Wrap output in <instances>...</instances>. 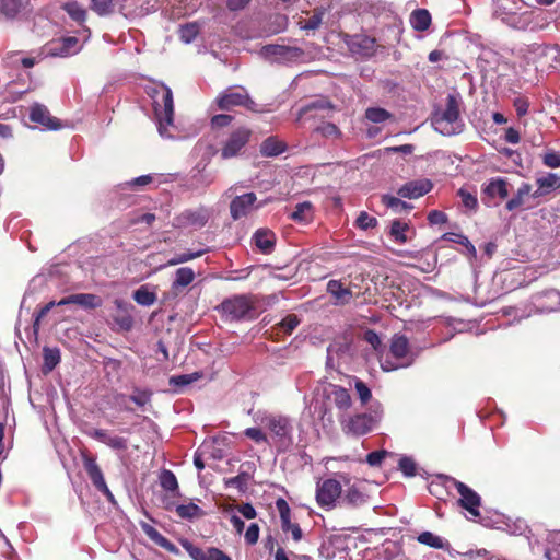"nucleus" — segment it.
Here are the masks:
<instances>
[{"mask_svg":"<svg viewBox=\"0 0 560 560\" xmlns=\"http://www.w3.org/2000/svg\"><path fill=\"white\" fill-rule=\"evenodd\" d=\"M142 89L151 101L153 116L161 137L175 138L174 131V102L173 93L168 86L159 81L142 79Z\"/></svg>","mask_w":560,"mask_h":560,"instance_id":"obj_1","label":"nucleus"},{"mask_svg":"<svg viewBox=\"0 0 560 560\" xmlns=\"http://www.w3.org/2000/svg\"><path fill=\"white\" fill-rule=\"evenodd\" d=\"M254 420L269 431L270 438L279 451H285L293 444V423L289 417L257 411Z\"/></svg>","mask_w":560,"mask_h":560,"instance_id":"obj_2","label":"nucleus"},{"mask_svg":"<svg viewBox=\"0 0 560 560\" xmlns=\"http://www.w3.org/2000/svg\"><path fill=\"white\" fill-rule=\"evenodd\" d=\"M433 128L443 136H453L463 130V122L459 114V101L455 95L450 94L446 98V107L434 114L432 118Z\"/></svg>","mask_w":560,"mask_h":560,"instance_id":"obj_3","label":"nucleus"},{"mask_svg":"<svg viewBox=\"0 0 560 560\" xmlns=\"http://www.w3.org/2000/svg\"><path fill=\"white\" fill-rule=\"evenodd\" d=\"M390 353L395 359L401 360V362L395 364L390 361H385L382 363V369L384 371H394L399 368H407L415 361V355L409 349L408 338L404 335L396 334L393 336L390 341Z\"/></svg>","mask_w":560,"mask_h":560,"instance_id":"obj_4","label":"nucleus"},{"mask_svg":"<svg viewBox=\"0 0 560 560\" xmlns=\"http://www.w3.org/2000/svg\"><path fill=\"white\" fill-rule=\"evenodd\" d=\"M214 102L218 109L221 110H230L235 106H244L249 110H257V104L249 97L244 88H229L222 92Z\"/></svg>","mask_w":560,"mask_h":560,"instance_id":"obj_5","label":"nucleus"},{"mask_svg":"<svg viewBox=\"0 0 560 560\" xmlns=\"http://www.w3.org/2000/svg\"><path fill=\"white\" fill-rule=\"evenodd\" d=\"M221 310L232 320L246 319L254 310V301L247 295H235L224 300Z\"/></svg>","mask_w":560,"mask_h":560,"instance_id":"obj_6","label":"nucleus"},{"mask_svg":"<svg viewBox=\"0 0 560 560\" xmlns=\"http://www.w3.org/2000/svg\"><path fill=\"white\" fill-rule=\"evenodd\" d=\"M260 55L271 62L288 63L301 60L304 51L293 46L266 45L261 48Z\"/></svg>","mask_w":560,"mask_h":560,"instance_id":"obj_7","label":"nucleus"},{"mask_svg":"<svg viewBox=\"0 0 560 560\" xmlns=\"http://www.w3.org/2000/svg\"><path fill=\"white\" fill-rule=\"evenodd\" d=\"M447 483L454 486L460 498H459V504L462 508H464L472 518H476L480 515L479 506L481 504L480 495L474 491L471 488H469L467 485H465L462 481H458L454 478L448 477Z\"/></svg>","mask_w":560,"mask_h":560,"instance_id":"obj_8","label":"nucleus"},{"mask_svg":"<svg viewBox=\"0 0 560 560\" xmlns=\"http://www.w3.org/2000/svg\"><path fill=\"white\" fill-rule=\"evenodd\" d=\"M250 136L252 131L246 127L235 129L223 143L221 158L228 160L240 155L248 143Z\"/></svg>","mask_w":560,"mask_h":560,"instance_id":"obj_9","label":"nucleus"},{"mask_svg":"<svg viewBox=\"0 0 560 560\" xmlns=\"http://www.w3.org/2000/svg\"><path fill=\"white\" fill-rule=\"evenodd\" d=\"M341 495V485L336 479H325L317 482L316 501L318 505L326 510H331L336 505L337 499Z\"/></svg>","mask_w":560,"mask_h":560,"instance_id":"obj_10","label":"nucleus"},{"mask_svg":"<svg viewBox=\"0 0 560 560\" xmlns=\"http://www.w3.org/2000/svg\"><path fill=\"white\" fill-rule=\"evenodd\" d=\"M30 119L45 130H59L62 128L60 120L52 117L48 108L39 103H34L30 107Z\"/></svg>","mask_w":560,"mask_h":560,"instance_id":"obj_11","label":"nucleus"},{"mask_svg":"<svg viewBox=\"0 0 560 560\" xmlns=\"http://www.w3.org/2000/svg\"><path fill=\"white\" fill-rule=\"evenodd\" d=\"M343 431L347 434L363 435L369 433L374 425V419L368 413H358L342 421Z\"/></svg>","mask_w":560,"mask_h":560,"instance_id":"obj_12","label":"nucleus"},{"mask_svg":"<svg viewBox=\"0 0 560 560\" xmlns=\"http://www.w3.org/2000/svg\"><path fill=\"white\" fill-rule=\"evenodd\" d=\"M210 218V211L206 208L186 210L176 218L178 228H202Z\"/></svg>","mask_w":560,"mask_h":560,"instance_id":"obj_13","label":"nucleus"},{"mask_svg":"<svg viewBox=\"0 0 560 560\" xmlns=\"http://www.w3.org/2000/svg\"><path fill=\"white\" fill-rule=\"evenodd\" d=\"M84 468L94 485V487L101 491L109 501H114V495L107 487L103 472L95 459L92 457H84Z\"/></svg>","mask_w":560,"mask_h":560,"instance_id":"obj_14","label":"nucleus"},{"mask_svg":"<svg viewBox=\"0 0 560 560\" xmlns=\"http://www.w3.org/2000/svg\"><path fill=\"white\" fill-rule=\"evenodd\" d=\"M432 188L433 184L430 179L420 178L404 184L397 194L402 198L417 199L428 194Z\"/></svg>","mask_w":560,"mask_h":560,"instance_id":"obj_15","label":"nucleus"},{"mask_svg":"<svg viewBox=\"0 0 560 560\" xmlns=\"http://www.w3.org/2000/svg\"><path fill=\"white\" fill-rule=\"evenodd\" d=\"M82 46L74 36L62 37L51 43L48 55L52 57H69L81 50Z\"/></svg>","mask_w":560,"mask_h":560,"instance_id":"obj_16","label":"nucleus"},{"mask_svg":"<svg viewBox=\"0 0 560 560\" xmlns=\"http://www.w3.org/2000/svg\"><path fill=\"white\" fill-rule=\"evenodd\" d=\"M75 304L83 310H95L102 306V299L92 293H75L65 296L57 302L58 306Z\"/></svg>","mask_w":560,"mask_h":560,"instance_id":"obj_17","label":"nucleus"},{"mask_svg":"<svg viewBox=\"0 0 560 560\" xmlns=\"http://www.w3.org/2000/svg\"><path fill=\"white\" fill-rule=\"evenodd\" d=\"M140 189V176L135 177L130 182H126L124 184L118 185L117 195L118 206L121 208H126L130 205H135L138 200V195L136 194Z\"/></svg>","mask_w":560,"mask_h":560,"instance_id":"obj_18","label":"nucleus"},{"mask_svg":"<svg viewBox=\"0 0 560 560\" xmlns=\"http://www.w3.org/2000/svg\"><path fill=\"white\" fill-rule=\"evenodd\" d=\"M276 506L280 514L282 530L285 533L290 532L295 541L301 540L302 530L298 524L291 522L290 506L287 503V501L283 499H278L276 502Z\"/></svg>","mask_w":560,"mask_h":560,"instance_id":"obj_19","label":"nucleus"},{"mask_svg":"<svg viewBox=\"0 0 560 560\" xmlns=\"http://www.w3.org/2000/svg\"><path fill=\"white\" fill-rule=\"evenodd\" d=\"M255 201L256 196L254 192H247L242 196L235 197L230 205L232 218L234 220H238L242 217L247 215L253 209Z\"/></svg>","mask_w":560,"mask_h":560,"instance_id":"obj_20","label":"nucleus"},{"mask_svg":"<svg viewBox=\"0 0 560 560\" xmlns=\"http://www.w3.org/2000/svg\"><path fill=\"white\" fill-rule=\"evenodd\" d=\"M538 188L532 194L534 198L541 197L560 187V176L555 173H548L536 179Z\"/></svg>","mask_w":560,"mask_h":560,"instance_id":"obj_21","label":"nucleus"},{"mask_svg":"<svg viewBox=\"0 0 560 560\" xmlns=\"http://www.w3.org/2000/svg\"><path fill=\"white\" fill-rule=\"evenodd\" d=\"M509 183L506 179L497 177L490 179L483 187V192L490 198L505 199L509 196Z\"/></svg>","mask_w":560,"mask_h":560,"instance_id":"obj_22","label":"nucleus"},{"mask_svg":"<svg viewBox=\"0 0 560 560\" xmlns=\"http://www.w3.org/2000/svg\"><path fill=\"white\" fill-rule=\"evenodd\" d=\"M253 240L264 254H269L273 250L276 236L271 231L265 229L257 230Z\"/></svg>","mask_w":560,"mask_h":560,"instance_id":"obj_23","label":"nucleus"},{"mask_svg":"<svg viewBox=\"0 0 560 560\" xmlns=\"http://www.w3.org/2000/svg\"><path fill=\"white\" fill-rule=\"evenodd\" d=\"M142 530L148 535V537L158 546L162 547L163 549L172 552V553H179L178 548L171 542L168 539H166L161 533H159L154 527L142 524Z\"/></svg>","mask_w":560,"mask_h":560,"instance_id":"obj_24","label":"nucleus"},{"mask_svg":"<svg viewBox=\"0 0 560 560\" xmlns=\"http://www.w3.org/2000/svg\"><path fill=\"white\" fill-rule=\"evenodd\" d=\"M375 40L364 35L354 36L350 43V48L353 54L361 56H370L374 51Z\"/></svg>","mask_w":560,"mask_h":560,"instance_id":"obj_25","label":"nucleus"},{"mask_svg":"<svg viewBox=\"0 0 560 560\" xmlns=\"http://www.w3.org/2000/svg\"><path fill=\"white\" fill-rule=\"evenodd\" d=\"M532 194V186L528 183H522L516 194L506 202V210L514 211L521 208Z\"/></svg>","mask_w":560,"mask_h":560,"instance_id":"obj_26","label":"nucleus"},{"mask_svg":"<svg viewBox=\"0 0 560 560\" xmlns=\"http://www.w3.org/2000/svg\"><path fill=\"white\" fill-rule=\"evenodd\" d=\"M27 4V0H1L0 12L8 19L16 18Z\"/></svg>","mask_w":560,"mask_h":560,"instance_id":"obj_27","label":"nucleus"},{"mask_svg":"<svg viewBox=\"0 0 560 560\" xmlns=\"http://www.w3.org/2000/svg\"><path fill=\"white\" fill-rule=\"evenodd\" d=\"M159 482L163 490L170 492L173 497L179 494L177 478L173 471L163 469L159 475Z\"/></svg>","mask_w":560,"mask_h":560,"instance_id":"obj_28","label":"nucleus"},{"mask_svg":"<svg viewBox=\"0 0 560 560\" xmlns=\"http://www.w3.org/2000/svg\"><path fill=\"white\" fill-rule=\"evenodd\" d=\"M410 24L416 31H427L431 25V14L425 9H417L410 15Z\"/></svg>","mask_w":560,"mask_h":560,"instance_id":"obj_29","label":"nucleus"},{"mask_svg":"<svg viewBox=\"0 0 560 560\" xmlns=\"http://www.w3.org/2000/svg\"><path fill=\"white\" fill-rule=\"evenodd\" d=\"M327 291L341 304L348 303L352 298V292L338 280H330L327 284Z\"/></svg>","mask_w":560,"mask_h":560,"instance_id":"obj_30","label":"nucleus"},{"mask_svg":"<svg viewBox=\"0 0 560 560\" xmlns=\"http://www.w3.org/2000/svg\"><path fill=\"white\" fill-rule=\"evenodd\" d=\"M331 397L335 406L340 410H348L352 405L351 396L343 387L334 385L331 389Z\"/></svg>","mask_w":560,"mask_h":560,"instance_id":"obj_31","label":"nucleus"},{"mask_svg":"<svg viewBox=\"0 0 560 560\" xmlns=\"http://www.w3.org/2000/svg\"><path fill=\"white\" fill-rule=\"evenodd\" d=\"M285 145L282 141L269 137L260 145V153L264 156H277L284 152Z\"/></svg>","mask_w":560,"mask_h":560,"instance_id":"obj_32","label":"nucleus"},{"mask_svg":"<svg viewBox=\"0 0 560 560\" xmlns=\"http://www.w3.org/2000/svg\"><path fill=\"white\" fill-rule=\"evenodd\" d=\"M313 218V206L308 201L298 203L291 213V219L300 223H308Z\"/></svg>","mask_w":560,"mask_h":560,"instance_id":"obj_33","label":"nucleus"},{"mask_svg":"<svg viewBox=\"0 0 560 560\" xmlns=\"http://www.w3.org/2000/svg\"><path fill=\"white\" fill-rule=\"evenodd\" d=\"M417 539L420 544L435 549H447L450 546L445 539L431 532L421 533Z\"/></svg>","mask_w":560,"mask_h":560,"instance_id":"obj_34","label":"nucleus"},{"mask_svg":"<svg viewBox=\"0 0 560 560\" xmlns=\"http://www.w3.org/2000/svg\"><path fill=\"white\" fill-rule=\"evenodd\" d=\"M62 9L77 23L82 24L86 19L85 9L77 1H69L62 4Z\"/></svg>","mask_w":560,"mask_h":560,"instance_id":"obj_35","label":"nucleus"},{"mask_svg":"<svg viewBox=\"0 0 560 560\" xmlns=\"http://www.w3.org/2000/svg\"><path fill=\"white\" fill-rule=\"evenodd\" d=\"M195 279V272L189 267H182L176 270L173 288H185L190 284Z\"/></svg>","mask_w":560,"mask_h":560,"instance_id":"obj_36","label":"nucleus"},{"mask_svg":"<svg viewBox=\"0 0 560 560\" xmlns=\"http://www.w3.org/2000/svg\"><path fill=\"white\" fill-rule=\"evenodd\" d=\"M143 430H148L147 438L153 447L152 455H154L156 453L158 446L161 444V438L158 432L156 424L147 418H142V431Z\"/></svg>","mask_w":560,"mask_h":560,"instance_id":"obj_37","label":"nucleus"},{"mask_svg":"<svg viewBox=\"0 0 560 560\" xmlns=\"http://www.w3.org/2000/svg\"><path fill=\"white\" fill-rule=\"evenodd\" d=\"M115 305L118 311H121L124 313L122 315L115 316V322L119 325L121 329L128 330L132 326V318L127 313L128 304L120 299H116Z\"/></svg>","mask_w":560,"mask_h":560,"instance_id":"obj_38","label":"nucleus"},{"mask_svg":"<svg viewBox=\"0 0 560 560\" xmlns=\"http://www.w3.org/2000/svg\"><path fill=\"white\" fill-rule=\"evenodd\" d=\"M382 202L387 207L393 209L397 213H401L404 211H409L413 207L412 205L402 201L400 198L390 196V195H383L382 196Z\"/></svg>","mask_w":560,"mask_h":560,"instance_id":"obj_39","label":"nucleus"},{"mask_svg":"<svg viewBox=\"0 0 560 560\" xmlns=\"http://www.w3.org/2000/svg\"><path fill=\"white\" fill-rule=\"evenodd\" d=\"M409 230V225L399 220L392 222L389 234L395 242L404 244L408 241L406 232Z\"/></svg>","mask_w":560,"mask_h":560,"instance_id":"obj_40","label":"nucleus"},{"mask_svg":"<svg viewBox=\"0 0 560 560\" xmlns=\"http://www.w3.org/2000/svg\"><path fill=\"white\" fill-rule=\"evenodd\" d=\"M199 32H200V26L198 23H196V22L188 23V24L180 26L179 37L184 43L190 44L191 42H194L196 39Z\"/></svg>","mask_w":560,"mask_h":560,"instance_id":"obj_41","label":"nucleus"},{"mask_svg":"<svg viewBox=\"0 0 560 560\" xmlns=\"http://www.w3.org/2000/svg\"><path fill=\"white\" fill-rule=\"evenodd\" d=\"M176 513L182 518L191 520L202 514L201 509L195 503L179 504L176 506Z\"/></svg>","mask_w":560,"mask_h":560,"instance_id":"obj_42","label":"nucleus"},{"mask_svg":"<svg viewBox=\"0 0 560 560\" xmlns=\"http://www.w3.org/2000/svg\"><path fill=\"white\" fill-rule=\"evenodd\" d=\"M60 362V351L57 348H44V369L52 371Z\"/></svg>","mask_w":560,"mask_h":560,"instance_id":"obj_43","label":"nucleus"},{"mask_svg":"<svg viewBox=\"0 0 560 560\" xmlns=\"http://www.w3.org/2000/svg\"><path fill=\"white\" fill-rule=\"evenodd\" d=\"M365 117L372 122L381 124L389 119L392 114L381 107H370L365 110Z\"/></svg>","mask_w":560,"mask_h":560,"instance_id":"obj_44","label":"nucleus"},{"mask_svg":"<svg viewBox=\"0 0 560 560\" xmlns=\"http://www.w3.org/2000/svg\"><path fill=\"white\" fill-rule=\"evenodd\" d=\"M325 14V10L323 8H316L312 16L305 20L302 23V28L307 31H315L319 27L323 21V16Z\"/></svg>","mask_w":560,"mask_h":560,"instance_id":"obj_45","label":"nucleus"},{"mask_svg":"<svg viewBox=\"0 0 560 560\" xmlns=\"http://www.w3.org/2000/svg\"><path fill=\"white\" fill-rule=\"evenodd\" d=\"M443 238L448 242L458 243V244L465 246L471 256H476L475 246L471 244V242L465 235L457 234V233H445L443 235Z\"/></svg>","mask_w":560,"mask_h":560,"instance_id":"obj_46","label":"nucleus"},{"mask_svg":"<svg viewBox=\"0 0 560 560\" xmlns=\"http://www.w3.org/2000/svg\"><path fill=\"white\" fill-rule=\"evenodd\" d=\"M91 9L100 16H106L113 13L114 4L112 0H91Z\"/></svg>","mask_w":560,"mask_h":560,"instance_id":"obj_47","label":"nucleus"},{"mask_svg":"<svg viewBox=\"0 0 560 560\" xmlns=\"http://www.w3.org/2000/svg\"><path fill=\"white\" fill-rule=\"evenodd\" d=\"M343 502L351 506H359L365 502V498L355 487H351L347 490Z\"/></svg>","mask_w":560,"mask_h":560,"instance_id":"obj_48","label":"nucleus"},{"mask_svg":"<svg viewBox=\"0 0 560 560\" xmlns=\"http://www.w3.org/2000/svg\"><path fill=\"white\" fill-rule=\"evenodd\" d=\"M248 480L249 475L246 472H241L235 477L226 479L225 486L229 488H236L238 491L243 492L247 489Z\"/></svg>","mask_w":560,"mask_h":560,"instance_id":"obj_49","label":"nucleus"},{"mask_svg":"<svg viewBox=\"0 0 560 560\" xmlns=\"http://www.w3.org/2000/svg\"><path fill=\"white\" fill-rule=\"evenodd\" d=\"M377 225V219L365 211H361L355 220V226L361 230L373 229Z\"/></svg>","mask_w":560,"mask_h":560,"instance_id":"obj_50","label":"nucleus"},{"mask_svg":"<svg viewBox=\"0 0 560 560\" xmlns=\"http://www.w3.org/2000/svg\"><path fill=\"white\" fill-rule=\"evenodd\" d=\"M458 196L460 197L462 203L465 208L474 211L478 208V200L475 194L469 192L465 188H460L458 190Z\"/></svg>","mask_w":560,"mask_h":560,"instance_id":"obj_51","label":"nucleus"},{"mask_svg":"<svg viewBox=\"0 0 560 560\" xmlns=\"http://www.w3.org/2000/svg\"><path fill=\"white\" fill-rule=\"evenodd\" d=\"M299 324L300 319L298 318V316L291 314L280 322L279 327L281 331H283L287 335H290L298 327Z\"/></svg>","mask_w":560,"mask_h":560,"instance_id":"obj_52","label":"nucleus"},{"mask_svg":"<svg viewBox=\"0 0 560 560\" xmlns=\"http://www.w3.org/2000/svg\"><path fill=\"white\" fill-rule=\"evenodd\" d=\"M354 387H355L357 394L363 405H365L368 401H370V399L372 398V393H371V389L368 387V385L364 382L355 378Z\"/></svg>","mask_w":560,"mask_h":560,"instance_id":"obj_53","label":"nucleus"},{"mask_svg":"<svg viewBox=\"0 0 560 560\" xmlns=\"http://www.w3.org/2000/svg\"><path fill=\"white\" fill-rule=\"evenodd\" d=\"M202 254H203V250L177 254L173 258L170 259L168 265H178L182 262H186L188 260L200 257Z\"/></svg>","mask_w":560,"mask_h":560,"instance_id":"obj_54","label":"nucleus"},{"mask_svg":"<svg viewBox=\"0 0 560 560\" xmlns=\"http://www.w3.org/2000/svg\"><path fill=\"white\" fill-rule=\"evenodd\" d=\"M244 434L256 443H267L268 435L259 428H247Z\"/></svg>","mask_w":560,"mask_h":560,"instance_id":"obj_55","label":"nucleus"},{"mask_svg":"<svg viewBox=\"0 0 560 560\" xmlns=\"http://www.w3.org/2000/svg\"><path fill=\"white\" fill-rule=\"evenodd\" d=\"M182 546L185 548V550L189 553V556L194 560H203V558L206 556V550H202V549L196 547L188 540H183Z\"/></svg>","mask_w":560,"mask_h":560,"instance_id":"obj_56","label":"nucleus"},{"mask_svg":"<svg viewBox=\"0 0 560 560\" xmlns=\"http://www.w3.org/2000/svg\"><path fill=\"white\" fill-rule=\"evenodd\" d=\"M198 378H199V375L197 373L183 374V375L171 377L170 383L175 386H186L188 384H191L194 381H196Z\"/></svg>","mask_w":560,"mask_h":560,"instance_id":"obj_57","label":"nucleus"},{"mask_svg":"<svg viewBox=\"0 0 560 560\" xmlns=\"http://www.w3.org/2000/svg\"><path fill=\"white\" fill-rule=\"evenodd\" d=\"M399 468L405 476L411 477L416 475V463L410 457L399 459Z\"/></svg>","mask_w":560,"mask_h":560,"instance_id":"obj_58","label":"nucleus"},{"mask_svg":"<svg viewBox=\"0 0 560 560\" xmlns=\"http://www.w3.org/2000/svg\"><path fill=\"white\" fill-rule=\"evenodd\" d=\"M542 162L546 166L556 168L560 166V153L556 151H548L542 156Z\"/></svg>","mask_w":560,"mask_h":560,"instance_id":"obj_59","label":"nucleus"},{"mask_svg":"<svg viewBox=\"0 0 560 560\" xmlns=\"http://www.w3.org/2000/svg\"><path fill=\"white\" fill-rule=\"evenodd\" d=\"M244 538L248 545H255L259 538V526L256 523L250 524L245 532Z\"/></svg>","mask_w":560,"mask_h":560,"instance_id":"obj_60","label":"nucleus"},{"mask_svg":"<svg viewBox=\"0 0 560 560\" xmlns=\"http://www.w3.org/2000/svg\"><path fill=\"white\" fill-rule=\"evenodd\" d=\"M106 445L113 450H125L127 447V440L118 435H108L105 442Z\"/></svg>","mask_w":560,"mask_h":560,"instance_id":"obj_61","label":"nucleus"},{"mask_svg":"<svg viewBox=\"0 0 560 560\" xmlns=\"http://www.w3.org/2000/svg\"><path fill=\"white\" fill-rule=\"evenodd\" d=\"M203 560H232L230 556L218 548H208Z\"/></svg>","mask_w":560,"mask_h":560,"instance_id":"obj_62","label":"nucleus"},{"mask_svg":"<svg viewBox=\"0 0 560 560\" xmlns=\"http://www.w3.org/2000/svg\"><path fill=\"white\" fill-rule=\"evenodd\" d=\"M325 137H339L340 131L335 124L326 122L316 129Z\"/></svg>","mask_w":560,"mask_h":560,"instance_id":"obj_63","label":"nucleus"},{"mask_svg":"<svg viewBox=\"0 0 560 560\" xmlns=\"http://www.w3.org/2000/svg\"><path fill=\"white\" fill-rule=\"evenodd\" d=\"M232 120H233V117L231 115L219 114V115H214L211 118V125H212V127L221 128V127L229 126L232 122Z\"/></svg>","mask_w":560,"mask_h":560,"instance_id":"obj_64","label":"nucleus"}]
</instances>
